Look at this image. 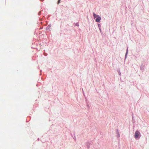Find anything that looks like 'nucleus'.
<instances>
[{"label": "nucleus", "instance_id": "f257e3e1", "mask_svg": "<svg viewBox=\"0 0 149 149\" xmlns=\"http://www.w3.org/2000/svg\"><path fill=\"white\" fill-rule=\"evenodd\" d=\"M140 133L138 131H136L134 134V137L135 138H137L139 137L140 135Z\"/></svg>", "mask_w": 149, "mask_h": 149}, {"label": "nucleus", "instance_id": "f03ea898", "mask_svg": "<svg viewBox=\"0 0 149 149\" xmlns=\"http://www.w3.org/2000/svg\"><path fill=\"white\" fill-rule=\"evenodd\" d=\"M101 19L100 17L99 16L96 19L95 21L97 22H99Z\"/></svg>", "mask_w": 149, "mask_h": 149}, {"label": "nucleus", "instance_id": "7ed1b4c3", "mask_svg": "<svg viewBox=\"0 0 149 149\" xmlns=\"http://www.w3.org/2000/svg\"><path fill=\"white\" fill-rule=\"evenodd\" d=\"M93 16H94V18H97L99 16L98 15H96V14H95L94 13H93Z\"/></svg>", "mask_w": 149, "mask_h": 149}, {"label": "nucleus", "instance_id": "20e7f679", "mask_svg": "<svg viewBox=\"0 0 149 149\" xmlns=\"http://www.w3.org/2000/svg\"><path fill=\"white\" fill-rule=\"evenodd\" d=\"M61 0H58V2H57V3L58 4H59L60 3V1Z\"/></svg>", "mask_w": 149, "mask_h": 149}]
</instances>
